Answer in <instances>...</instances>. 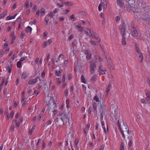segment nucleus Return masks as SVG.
Returning <instances> with one entry per match:
<instances>
[{
    "label": "nucleus",
    "mask_w": 150,
    "mask_h": 150,
    "mask_svg": "<svg viewBox=\"0 0 150 150\" xmlns=\"http://www.w3.org/2000/svg\"><path fill=\"white\" fill-rule=\"evenodd\" d=\"M120 133L122 135V137L124 139H125V136L124 134V133L125 134H129V129L128 126H125L123 124V125L122 126V128L120 129Z\"/></svg>",
    "instance_id": "1"
},
{
    "label": "nucleus",
    "mask_w": 150,
    "mask_h": 150,
    "mask_svg": "<svg viewBox=\"0 0 150 150\" xmlns=\"http://www.w3.org/2000/svg\"><path fill=\"white\" fill-rule=\"evenodd\" d=\"M90 64L89 66L90 72L91 74H93L95 72V69L96 67V62L93 60H91L89 62Z\"/></svg>",
    "instance_id": "2"
},
{
    "label": "nucleus",
    "mask_w": 150,
    "mask_h": 150,
    "mask_svg": "<svg viewBox=\"0 0 150 150\" xmlns=\"http://www.w3.org/2000/svg\"><path fill=\"white\" fill-rule=\"evenodd\" d=\"M56 104L55 103L52 101L50 103H49L48 104V109L49 111H52L57 108Z\"/></svg>",
    "instance_id": "3"
},
{
    "label": "nucleus",
    "mask_w": 150,
    "mask_h": 150,
    "mask_svg": "<svg viewBox=\"0 0 150 150\" xmlns=\"http://www.w3.org/2000/svg\"><path fill=\"white\" fill-rule=\"evenodd\" d=\"M61 117L60 119L62 120L63 122H64L65 123L68 122H69V120L67 115L64 113H62L60 114Z\"/></svg>",
    "instance_id": "4"
},
{
    "label": "nucleus",
    "mask_w": 150,
    "mask_h": 150,
    "mask_svg": "<svg viewBox=\"0 0 150 150\" xmlns=\"http://www.w3.org/2000/svg\"><path fill=\"white\" fill-rule=\"evenodd\" d=\"M143 19L149 25H150V13L146 14Z\"/></svg>",
    "instance_id": "5"
},
{
    "label": "nucleus",
    "mask_w": 150,
    "mask_h": 150,
    "mask_svg": "<svg viewBox=\"0 0 150 150\" xmlns=\"http://www.w3.org/2000/svg\"><path fill=\"white\" fill-rule=\"evenodd\" d=\"M134 46L135 47V54L137 55L141 53L140 49L139 47V45L136 43H135L134 44Z\"/></svg>",
    "instance_id": "6"
},
{
    "label": "nucleus",
    "mask_w": 150,
    "mask_h": 150,
    "mask_svg": "<svg viewBox=\"0 0 150 150\" xmlns=\"http://www.w3.org/2000/svg\"><path fill=\"white\" fill-rule=\"evenodd\" d=\"M126 2L127 3V4H125L126 7L127 8V9H130L131 10H132V11L134 13H137L136 11V9L135 8H133L132 7H130V6L129 4V3L127 2Z\"/></svg>",
    "instance_id": "7"
},
{
    "label": "nucleus",
    "mask_w": 150,
    "mask_h": 150,
    "mask_svg": "<svg viewBox=\"0 0 150 150\" xmlns=\"http://www.w3.org/2000/svg\"><path fill=\"white\" fill-rule=\"evenodd\" d=\"M55 122L56 125L58 127L62 126L64 122L62 119H57Z\"/></svg>",
    "instance_id": "8"
},
{
    "label": "nucleus",
    "mask_w": 150,
    "mask_h": 150,
    "mask_svg": "<svg viewBox=\"0 0 150 150\" xmlns=\"http://www.w3.org/2000/svg\"><path fill=\"white\" fill-rule=\"evenodd\" d=\"M39 79V78L37 77L34 79H30L29 81L28 84L30 85L35 84L38 81V79Z\"/></svg>",
    "instance_id": "9"
},
{
    "label": "nucleus",
    "mask_w": 150,
    "mask_h": 150,
    "mask_svg": "<svg viewBox=\"0 0 150 150\" xmlns=\"http://www.w3.org/2000/svg\"><path fill=\"white\" fill-rule=\"evenodd\" d=\"M125 25L123 24L121 27L120 33L122 36H125Z\"/></svg>",
    "instance_id": "10"
},
{
    "label": "nucleus",
    "mask_w": 150,
    "mask_h": 150,
    "mask_svg": "<svg viewBox=\"0 0 150 150\" xmlns=\"http://www.w3.org/2000/svg\"><path fill=\"white\" fill-rule=\"evenodd\" d=\"M100 108L102 110H104L105 109L106 106L104 100H102V102H100Z\"/></svg>",
    "instance_id": "11"
},
{
    "label": "nucleus",
    "mask_w": 150,
    "mask_h": 150,
    "mask_svg": "<svg viewBox=\"0 0 150 150\" xmlns=\"http://www.w3.org/2000/svg\"><path fill=\"white\" fill-rule=\"evenodd\" d=\"M138 33L137 30L134 27L132 30V35L133 37H136L138 35Z\"/></svg>",
    "instance_id": "12"
},
{
    "label": "nucleus",
    "mask_w": 150,
    "mask_h": 150,
    "mask_svg": "<svg viewBox=\"0 0 150 150\" xmlns=\"http://www.w3.org/2000/svg\"><path fill=\"white\" fill-rule=\"evenodd\" d=\"M146 95V100L147 101H150V92L149 91L146 90L145 91Z\"/></svg>",
    "instance_id": "13"
},
{
    "label": "nucleus",
    "mask_w": 150,
    "mask_h": 150,
    "mask_svg": "<svg viewBox=\"0 0 150 150\" xmlns=\"http://www.w3.org/2000/svg\"><path fill=\"white\" fill-rule=\"evenodd\" d=\"M94 58L95 60V61L94 60H93L95 61L96 63L97 62V60L100 62H102L103 60L102 58L100 56L97 55L94 56Z\"/></svg>",
    "instance_id": "14"
},
{
    "label": "nucleus",
    "mask_w": 150,
    "mask_h": 150,
    "mask_svg": "<svg viewBox=\"0 0 150 150\" xmlns=\"http://www.w3.org/2000/svg\"><path fill=\"white\" fill-rule=\"evenodd\" d=\"M125 0H117V2L118 5L120 7L122 6Z\"/></svg>",
    "instance_id": "15"
},
{
    "label": "nucleus",
    "mask_w": 150,
    "mask_h": 150,
    "mask_svg": "<svg viewBox=\"0 0 150 150\" xmlns=\"http://www.w3.org/2000/svg\"><path fill=\"white\" fill-rule=\"evenodd\" d=\"M17 15V14H15L13 16H8L6 18V20L8 21L11 20L13 19H14L15 18V17Z\"/></svg>",
    "instance_id": "16"
},
{
    "label": "nucleus",
    "mask_w": 150,
    "mask_h": 150,
    "mask_svg": "<svg viewBox=\"0 0 150 150\" xmlns=\"http://www.w3.org/2000/svg\"><path fill=\"white\" fill-rule=\"evenodd\" d=\"M76 27L78 31L82 32L84 28L83 27H81V26L79 25H76Z\"/></svg>",
    "instance_id": "17"
},
{
    "label": "nucleus",
    "mask_w": 150,
    "mask_h": 150,
    "mask_svg": "<svg viewBox=\"0 0 150 150\" xmlns=\"http://www.w3.org/2000/svg\"><path fill=\"white\" fill-rule=\"evenodd\" d=\"M101 2H102V6L105 9H106L107 7V2L106 0L102 1H101Z\"/></svg>",
    "instance_id": "18"
},
{
    "label": "nucleus",
    "mask_w": 150,
    "mask_h": 150,
    "mask_svg": "<svg viewBox=\"0 0 150 150\" xmlns=\"http://www.w3.org/2000/svg\"><path fill=\"white\" fill-rule=\"evenodd\" d=\"M85 54H86V57L87 59L88 60L90 59L91 57V55L89 53V52L88 51H87L86 52Z\"/></svg>",
    "instance_id": "19"
},
{
    "label": "nucleus",
    "mask_w": 150,
    "mask_h": 150,
    "mask_svg": "<svg viewBox=\"0 0 150 150\" xmlns=\"http://www.w3.org/2000/svg\"><path fill=\"white\" fill-rule=\"evenodd\" d=\"M32 30V28L29 26H28L27 27L26 29L25 30V31L28 33H31Z\"/></svg>",
    "instance_id": "20"
},
{
    "label": "nucleus",
    "mask_w": 150,
    "mask_h": 150,
    "mask_svg": "<svg viewBox=\"0 0 150 150\" xmlns=\"http://www.w3.org/2000/svg\"><path fill=\"white\" fill-rule=\"evenodd\" d=\"M71 137H68L66 139V146H68V142H69L70 143H71Z\"/></svg>",
    "instance_id": "21"
},
{
    "label": "nucleus",
    "mask_w": 150,
    "mask_h": 150,
    "mask_svg": "<svg viewBox=\"0 0 150 150\" xmlns=\"http://www.w3.org/2000/svg\"><path fill=\"white\" fill-rule=\"evenodd\" d=\"M111 88V84H109L107 87V89L106 90V92L107 93V94H108Z\"/></svg>",
    "instance_id": "22"
},
{
    "label": "nucleus",
    "mask_w": 150,
    "mask_h": 150,
    "mask_svg": "<svg viewBox=\"0 0 150 150\" xmlns=\"http://www.w3.org/2000/svg\"><path fill=\"white\" fill-rule=\"evenodd\" d=\"M136 55L139 57V61L142 62L143 60V57L142 53H141L139 54H137Z\"/></svg>",
    "instance_id": "23"
},
{
    "label": "nucleus",
    "mask_w": 150,
    "mask_h": 150,
    "mask_svg": "<svg viewBox=\"0 0 150 150\" xmlns=\"http://www.w3.org/2000/svg\"><path fill=\"white\" fill-rule=\"evenodd\" d=\"M62 71L61 69H60L59 71L57 70L55 72V74L57 76H59L60 75V74Z\"/></svg>",
    "instance_id": "24"
},
{
    "label": "nucleus",
    "mask_w": 150,
    "mask_h": 150,
    "mask_svg": "<svg viewBox=\"0 0 150 150\" xmlns=\"http://www.w3.org/2000/svg\"><path fill=\"white\" fill-rule=\"evenodd\" d=\"M122 43L123 45H125L126 44V43L125 41V36H122Z\"/></svg>",
    "instance_id": "25"
},
{
    "label": "nucleus",
    "mask_w": 150,
    "mask_h": 150,
    "mask_svg": "<svg viewBox=\"0 0 150 150\" xmlns=\"http://www.w3.org/2000/svg\"><path fill=\"white\" fill-rule=\"evenodd\" d=\"M7 12L6 11V10L4 12H3L0 15V18H2L5 16Z\"/></svg>",
    "instance_id": "26"
},
{
    "label": "nucleus",
    "mask_w": 150,
    "mask_h": 150,
    "mask_svg": "<svg viewBox=\"0 0 150 150\" xmlns=\"http://www.w3.org/2000/svg\"><path fill=\"white\" fill-rule=\"evenodd\" d=\"M28 77L27 74H26L25 72H23L22 75V78L23 79H25Z\"/></svg>",
    "instance_id": "27"
},
{
    "label": "nucleus",
    "mask_w": 150,
    "mask_h": 150,
    "mask_svg": "<svg viewBox=\"0 0 150 150\" xmlns=\"http://www.w3.org/2000/svg\"><path fill=\"white\" fill-rule=\"evenodd\" d=\"M64 4H65L66 5H67L68 6H70L72 5V3L71 1H68L66 2H64Z\"/></svg>",
    "instance_id": "28"
},
{
    "label": "nucleus",
    "mask_w": 150,
    "mask_h": 150,
    "mask_svg": "<svg viewBox=\"0 0 150 150\" xmlns=\"http://www.w3.org/2000/svg\"><path fill=\"white\" fill-rule=\"evenodd\" d=\"M121 121L120 120H119L117 122V125L119 127V128L120 129L122 128V126L121 125Z\"/></svg>",
    "instance_id": "29"
},
{
    "label": "nucleus",
    "mask_w": 150,
    "mask_h": 150,
    "mask_svg": "<svg viewBox=\"0 0 150 150\" xmlns=\"http://www.w3.org/2000/svg\"><path fill=\"white\" fill-rule=\"evenodd\" d=\"M5 80V78H3L2 79V81L1 83L0 84V91H1V87L4 84Z\"/></svg>",
    "instance_id": "30"
},
{
    "label": "nucleus",
    "mask_w": 150,
    "mask_h": 150,
    "mask_svg": "<svg viewBox=\"0 0 150 150\" xmlns=\"http://www.w3.org/2000/svg\"><path fill=\"white\" fill-rule=\"evenodd\" d=\"M64 55L62 54H61L59 56L58 60H59V61L62 60V59H64Z\"/></svg>",
    "instance_id": "31"
},
{
    "label": "nucleus",
    "mask_w": 150,
    "mask_h": 150,
    "mask_svg": "<svg viewBox=\"0 0 150 150\" xmlns=\"http://www.w3.org/2000/svg\"><path fill=\"white\" fill-rule=\"evenodd\" d=\"M81 81L82 82L84 83H85L86 82L85 79L83 75H82L81 76Z\"/></svg>",
    "instance_id": "32"
},
{
    "label": "nucleus",
    "mask_w": 150,
    "mask_h": 150,
    "mask_svg": "<svg viewBox=\"0 0 150 150\" xmlns=\"http://www.w3.org/2000/svg\"><path fill=\"white\" fill-rule=\"evenodd\" d=\"M29 4V1L28 0H26L25 3V6L26 8H27L28 7V6Z\"/></svg>",
    "instance_id": "33"
},
{
    "label": "nucleus",
    "mask_w": 150,
    "mask_h": 150,
    "mask_svg": "<svg viewBox=\"0 0 150 150\" xmlns=\"http://www.w3.org/2000/svg\"><path fill=\"white\" fill-rule=\"evenodd\" d=\"M90 43L93 46L97 45V44L96 42L95 41H93L91 40L90 41Z\"/></svg>",
    "instance_id": "34"
},
{
    "label": "nucleus",
    "mask_w": 150,
    "mask_h": 150,
    "mask_svg": "<svg viewBox=\"0 0 150 150\" xmlns=\"http://www.w3.org/2000/svg\"><path fill=\"white\" fill-rule=\"evenodd\" d=\"M35 129V127L34 126H33L30 130H29V134H31L32 133V132Z\"/></svg>",
    "instance_id": "35"
},
{
    "label": "nucleus",
    "mask_w": 150,
    "mask_h": 150,
    "mask_svg": "<svg viewBox=\"0 0 150 150\" xmlns=\"http://www.w3.org/2000/svg\"><path fill=\"white\" fill-rule=\"evenodd\" d=\"M102 2H100L98 6V9L99 11H101L102 10Z\"/></svg>",
    "instance_id": "36"
},
{
    "label": "nucleus",
    "mask_w": 150,
    "mask_h": 150,
    "mask_svg": "<svg viewBox=\"0 0 150 150\" xmlns=\"http://www.w3.org/2000/svg\"><path fill=\"white\" fill-rule=\"evenodd\" d=\"M96 76L95 75H93L91 79L92 81H94L96 80Z\"/></svg>",
    "instance_id": "37"
},
{
    "label": "nucleus",
    "mask_w": 150,
    "mask_h": 150,
    "mask_svg": "<svg viewBox=\"0 0 150 150\" xmlns=\"http://www.w3.org/2000/svg\"><path fill=\"white\" fill-rule=\"evenodd\" d=\"M129 142L128 144V146L129 147H131L132 146V140L131 139L129 140Z\"/></svg>",
    "instance_id": "38"
},
{
    "label": "nucleus",
    "mask_w": 150,
    "mask_h": 150,
    "mask_svg": "<svg viewBox=\"0 0 150 150\" xmlns=\"http://www.w3.org/2000/svg\"><path fill=\"white\" fill-rule=\"evenodd\" d=\"M97 105L96 103H94L93 105V110H96L97 108Z\"/></svg>",
    "instance_id": "39"
},
{
    "label": "nucleus",
    "mask_w": 150,
    "mask_h": 150,
    "mask_svg": "<svg viewBox=\"0 0 150 150\" xmlns=\"http://www.w3.org/2000/svg\"><path fill=\"white\" fill-rule=\"evenodd\" d=\"M77 43V40H74L73 42H72V46L74 47L75 46Z\"/></svg>",
    "instance_id": "40"
},
{
    "label": "nucleus",
    "mask_w": 150,
    "mask_h": 150,
    "mask_svg": "<svg viewBox=\"0 0 150 150\" xmlns=\"http://www.w3.org/2000/svg\"><path fill=\"white\" fill-rule=\"evenodd\" d=\"M93 100L96 102H99V99L97 96H96L93 98Z\"/></svg>",
    "instance_id": "41"
},
{
    "label": "nucleus",
    "mask_w": 150,
    "mask_h": 150,
    "mask_svg": "<svg viewBox=\"0 0 150 150\" xmlns=\"http://www.w3.org/2000/svg\"><path fill=\"white\" fill-rule=\"evenodd\" d=\"M25 35L23 31H22L20 34V38L21 39H23V36Z\"/></svg>",
    "instance_id": "42"
},
{
    "label": "nucleus",
    "mask_w": 150,
    "mask_h": 150,
    "mask_svg": "<svg viewBox=\"0 0 150 150\" xmlns=\"http://www.w3.org/2000/svg\"><path fill=\"white\" fill-rule=\"evenodd\" d=\"M51 121L52 120L51 119H49V120L47 122V126H48L50 125L51 123Z\"/></svg>",
    "instance_id": "43"
},
{
    "label": "nucleus",
    "mask_w": 150,
    "mask_h": 150,
    "mask_svg": "<svg viewBox=\"0 0 150 150\" xmlns=\"http://www.w3.org/2000/svg\"><path fill=\"white\" fill-rule=\"evenodd\" d=\"M16 4H14L12 6V7H11L12 10H14L16 8Z\"/></svg>",
    "instance_id": "44"
},
{
    "label": "nucleus",
    "mask_w": 150,
    "mask_h": 150,
    "mask_svg": "<svg viewBox=\"0 0 150 150\" xmlns=\"http://www.w3.org/2000/svg\"><path fill=\"white\" fill-rule=\"evenodd\" d=\"M90 127V124H87L85 128V129H86V130H88L89 129Z\"/></svg>",
    "instance_id": "45"
},
{
    "label": "nucleus",
    "mask_w": 150,
    "mask_h": 150,
    "mask_svg": "<svg viewBox=\"0 0 150 150\" xmlns=\"http://www.w3.org/2000/svg\"><path fill=\"white\" fill-rule=\"evenodd\" d=\"M70 18L71 19H73V21H74L75 20V18L73 14L71 16Z\"/></svg>",
    "instance_id": "46"
},
{
    "label": "nucleus",
    "mask_w": 150,
    "mask_h": 150,
    "mask_svg": "<svg viewBox=\"0 0 150 150\" xmlns=\"http://www.w3.org/2000/svg\"><path fill=\"white\" fill-rule=\"evenodd\" d=\"M68 94V90H65L64 92V94L65 96H67Z\"/></svg>",
    "instance_id": "47"
},
{
    "label": "nucleus",
    "mask_w": 150,
    "mask_h": 150,
    "mask_svg": "<svg viewBox=\"0 0 150 150\" xmlns=\"http://www.w3.org/2000/svg\"><path fill=\"white\" fill-rule=\"evenodd\" d=\"M52 12H51L49 15V17H50V18H52L54 16V15Z\"/></svg>",
    "instance_id": "48"
},
{
    "label": "nucleus",
    "mask_w": 150,
    "mask_h": 150,
    "mask_svg": "<svg viewBox=\"0 0 150 150\" xmlns=\"http://www.w3.org/2000/svg\"><path fill=\"white\" fill-rule=\"evenodd\" d=\"M49 20V17H45V21L46 22V25H47L48 24V21Z\"/></svg>",
    "instance_id": "49"
},
{
    "label": "nucleus",
    "mask_w": 150,
    "mask_h": 150,
    "mask_svg": "<svg viewBox=\"0 0 150 150\" xmlns=\"http://www.w3.org/2000/svg\"><path fill=\"white\" fill-rule=\"evenodd\" d=\"M45 11V10L43 8H42L41 9V11H40V13H41L43 14H44Z\"/></svg>",
    "instance_id": "50"
},
{
    "label": "nucleus",
    "mask_w": 150,
    "mask_h": 150,
    "mask_svg": "<svg viewBox=\"0 0 150 150\" xmlns=\"http://www.w3.org/2000/svg\"><path fill=\"white\" fill-rule=\"evenodd\" d=\"M39 13H40V11H39V10H37L36 13L35 14L36 17H38L39 15Z\"/></svg>",
    "instance_id": "51"
},
{
    "label": "nucleus",
    "mask_w": 150,
    "mask_h": 150,
    "mask_svg": "<svg viewBox=\"0 0 150 150\" xmlns=\"http://www.w3.org/2000/svg\"><path fill=\"white\" fill-rule=\"evenodd\" d=\"M17 66L19 68L21 67V62L20 61L18 62L17 63Z\"/></svg>",
    "instance_id": "52"
},
{
    "label": "nucleus",
    "mask_w": 150,
    "mask_h": 150,
    "mask_svg": "<svg viewBox=\"0 0 150 150\" xmlns=\"http://www.w3.org/2000/svg\"><path fill=\"white\" fill-rule=\"evenodd\" d=\"M48 44L47 42H45L42 45V47L44 48H45L46 46Z\"/></svg>",
    "instance_id": "53"
},
{
    "label": "nucleus",
    "mask_w": 150,
    "mask_h": 150,
    "mask_svg": "<svg viewBox=\"0 0 150 150\" xmlns=\"http://www.w3.org/2000/svg\"><path fill=\"white\" fill-rule=\"evenodd\" d=\"M14 112L13 111H12L10 114V117H11L12 118L13 116V115H14Z\"/></svg>",
    "instance_id": "54"
},
{
    "label": "nucleus",
    "mask_w": 150,
    "mask_h": 150,
    "mask_svg": "<svg viewBox=\"0 0 150 150\" xmlns=\"http://www.w3.org/2000/svg\"><path fill=\"white\" fill-rule=\"evenodd\" d=\"M69 99L67 100L66 101V104L67 105V107H69L68 105L69 104Z\"/></svg>",
    "instance_id": "55"
},
{
    "label": "nucleus",
    "mask_w": 150,
    "mask_h": 150,
    "mask_svg": "<svg viewBox=\"0 0 150 150\" xmlns=\"http://www.w3.org/2000/svg\"><path fill=\"white\" fill-rule=\"evenodd\" d=\"M141 102L142 103L144 104H146V101L144 99H141Z\"/></svg>",
    "instance_id": "56"
},
{
    "label": "nucleus",
    "mask_w": 150,
    "mask_h": 150,
    "mask_svg": "<svg viewBox=\"0 0 150 150\" xmlns=\"http://www.w3.org/2000/svg\"><path fill=\"white\" fill-rule=\"evenodd\" d=\"M45 73L43 71L41 74V76L43 79H44L45 76Z\"/></svg>",
    "instance_id": "57"
},
{
    "label": "nucleus",
    "mask_w": 150,
    "mask_h": 150,
    "mask_svg": "<svg viewBox=\"0 0 150 150\" xmlns=\"http://www.w3.org/2000/svg\"><path fill=\"white\" fill-rule=\"evenodd\" d=\"M74 35H71L69 38H68V40L69 41L71 40L73 38Z\"/></svg>",
    "instance_id": "58"
},
{
    "label": "nucleus",
    "mask_w": 150,
    "mask_h": 150,
    "mask_svg": "<svg viewBox=\"0 0 150 150\" xmlns=\"http://www.w3.org/2000/svg\"><path fill=\"white\" fill-rule=\"evenodd\" d=\"M65 77H66L65 75V74H64L62 76V81H63V82H64L65 80V79H66Z\"/></svg>",
    "instance_id": "59"
},
{
    "label": "nucleus",
    "mask_w": 150,
    "mask_h": 150,
    "mask_svg": "<svg viewBox=\"0 0 150 150\" xmlns=\"http://www.w3.org/2000/svg\"><path fill=\"white\" fill-rule=\"evenodd\" d=\"M64 64L65 66H66V65L68 63V61L67 60H65L64 62Z\"/></svg>",
    "instance_id": "60"
},
{
    "label": "nucleus",
    "mask_w": 150,
    "mask_h": 150,
    "mask_svg": "<svg viewBox=\"0 0 150 150\" xmlns=\"http://www.w3.org/2000/svg\"><path fill=\"white\" fill-rule=\"evenodd\" d=\"M46 144L44 142H43L42 143V148L43 149H44L45 147Z\"/></svg>",
    "instance_id": "61"
},
{
    "label": "nucleus",
    "mask_w": 150,
    "mask_h": 150,
    "mask_svg": "<svg viewBox=\"0 0 150 150\" xmlns=\"http://www.w3.org/2000/svg\"><path fill=\"white\" fill-rule=\"evenodd\" d=\"M79 143V140L77 139H76L74 142L76 146H77Z\"/></svg>",
    "instance_id": "62"
},
{
    "label": "nucleus",
    "mask_w": 150,
    "mask_h": 150,
    "mask_svg": "<svg viewBox=\"0 0 150 150\" xmlns=\"http://www.w3.org/2000/svg\"><path fill=\"white\" fill-rule=\"evenodd\" d=\"M120 19V17L119 16H117L116 18V20L117 22H118Z\"/></svg>",
    "instance_id": "63"
},
{
    "label": "nucleus",
    "mask_w": 150,
    "mask_h": 150,
    "mask_svg": "<svg viewBox=\"0 0 150 150\" xmlns=\"http://www.w3.org/2000/svg\"><path fill=\"white\" fill-rule=\"evenodd\" d=\"M59 10V9L57 8H55L53 12V13H57Z\"/></svg>",
    "instance_id": "64"
}]
</instances>
